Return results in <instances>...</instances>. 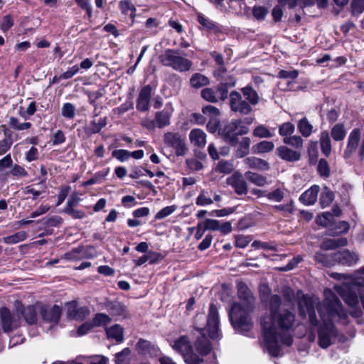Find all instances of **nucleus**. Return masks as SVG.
Masks as SVG:
<instances>
[{
    "label": "nucleus",
    "mask_w": 364,
    "mask_h": 364,
    "mask_svg": "<svg viewBox=\"0 0 364 364\" xmlns=\"http://www.w3.org/2000/svg\"><path fill=\"white\" fill-rule=\"evenodd\" d=\"M253 16L257 20H264L268 13V10L264 6H254L252 9Z\"/></svg>",
    "instance_id": "680f3d73"
},
{
    "label": "nucleus",
    "mask_w": 364,
    "mask_h": 364,
    "mask_svg": "<svg viewBox=\"0 0 364 364\" xmlns=\"http://www.w3.org/2000/svg\"><path fill=\"white\" fill-rule=\"evenodd\" d=\"M111 322V318L105 314H97L94 317L92 323L94 326H104Z\"/></svg>",
    "instance_id": "37998d69"
},
{
    "label": "nucleus",
    "mask_w": 364,
    "mask_h": 364,
    "mask_svg": "<svg viewBox=\"0 0 364 364\" xmlns=\"http://www.w3.org/2000/svg\"><path fill=\"white\" fill-rule=\"evenodd\" d=\"M319 186L314 185L306 191L299 198V200L306 205L314 204L317 200Z\"/></svg>",
    "instance_id": "412c9836"
},
{
    "label": "nucleus",
    "mask_w": 364,
    "mask_h": 364,
    "mask_svg": "<svg viewBox=\"0 0 364 364\" xmlns=\"http://www.w3.org/2000/svg\"><path fill=\"white\" fill-rule=\"evenodd\" d=\"M39 190H35L34 186H27L23 188V193L24 194H31L32 199L36 200L42 194L46 193L47 191V186L44 181H41L38 183Z\"/></svg>",
    "instance_id": "bb28decb"
},
{
    "label": "nucleus",
    "mask_w": 364,
    "mask_h": 364,
    "mask_svg": "<svg viewBox=\"0 0 364 364\" xmlns=\"http://www.w3.org/2000/svg\"><path fill=\"white\" fill-rule=\"evenodd\" d=\"M41 306H28L23 309H19L20 315L23 316L27 323L34 324L37 321V313L41 311Z\"/></svg>",
    "instance_id": "6ab92c4d"
},
{
    "label": "nucleus",
    "mask_w": 364,
    "mask_h": 364,
    "mask_svg": "<svg viewBox=\"0 0 364 364\" xmlns=\"http://www.w3.org/2000/svg\"><path fill=\"white\" fill-rule=\"evenodd\" d=\"M361 132L359 129H353L348 135L347 145L343 152L345 159H349L354 154L360 141Z\"/></svg>",
    "instance_id": "f8f14e48"
},
{
    "label": "nucleus",
    "mask_w": 364,
    "mask_h": 364,
    "mask_svg": "<svg viewBox=\"0 0 364 364\" xmlns=\"http://www.w3.org/2000/svg\"><path fill=\"white\" fill-rule=\"evenodd\" d=\"M279 156L287 161H296L300 159V153L289 148L282 146L277 149Z\"/></svg>",
    "instance_id": "5701e85b"
},
{
    "label": "nucleus",
    "mask_w": 364,
    "mask_h": 364,
    "mask_svg": "<svg viewBox=\"0 0 364 364\" xmlns=\"http://www.w3.org/2000/svg\"><path fill=\"white\" fill-rule=\"evenodd\" d=\"M105 94V90L103 87L98 89L96 91L87 92L89 101L91 104L94 105L97 100L104 96Z\"/></svg>",
    "instance_id": "bf43d9fd"
},
{
    "label": "nucleus",
    "mask_w": 364,
    "mask_h": 364,
    "mask_svg": "<svg viewBox=\"0 0 364 364\" xmlns=\"http://www.w3.org/2000/svg\"><path fill=\"white\" fill-rule=\"evenodd\" d=\"M202 97L206 101L216 102L218 101V94L212 88L206 87L201 91Z\"/></svg>",
    "instance_id": "a18cd8bd"
},
{
    "label": "nucleus",
    "mask_w": 364,
    "mask_h": 364,
    "mask_svg": "<svg viewBox=\"0 0 364 364\" xmlns=\"http://www.w3.org/2000/svg\"><path fill=\"white\" fill-rule=\"evenodd\" d=\"M198 21L202 25L204 28L212 30L215 28V24L208 18H205L202 14H198L197 15Z\"/></svg>",
    "instance_id": "338daca9"
},
{
    "label": "nucleus",
    "mask_w": 364,
    "mask_h": 364,
    "mask_svg": "<svg viewBox=\"0 0 364 364\" xmlns=\"http://www.w3.org/2000/svg\"><path fill=\"white\" fill-rule=\"evenodd\" d=\"M228 185L230 186L238 195H243L247 193V185L243 176L239 172H235L229 176L227 180Z\"/></svg>",
    "instance_id": "ddd939ff"
},
{
    "label": "nucleus",
    "mask_w": 364,
    "mask_h": 364,
    "mask_svg": "<svg viewBox=\"0 0 364 364\" xmlns=\"http://www.w3.org/2000/svg\"><path fill=\"white\" fill-rule=\"evenodd\" d=\"M183 358L187 364H201L203 362V359L193 353L192 350Z\"/></svg>",
    "instance_id": "e2e57ef3"
},
{
    "label": "nucleus",
    "mask_w": 364,
    "mask_h": 364,
    "mask_svg": "<svg viewBox=\"0 0 364 364\" xmlns=\"http://www.w3.org/2000/svg\"><path fill=\"white\" fill-rule=\"evenodd\" d=\"M196 330L198 331L199 333L201 334L200 337H198L195 343L196 350L201 355H206L211 350V345L207 338L202 333V328L196 327Z\"/></svg>",
    "instance_id": "aec40b11"
},
{
    "label": "nucleus",
    "mask_w": 364,
    "mask_h": 364,
    "mask_svg": "<svg viewBox=\"0 0 364 364\" xmlns=\"http://www.w3.org/2000/svg\"><path fill=\"white\" fill-rule=\"evenodd\" d=\"M41 314L44 320L55 323L60 319L61 309L57 305H54L50 309L42 306L41 308Z\"/></svg>",
    "instance_id": "a211bd4d"
},
{
    "label": "nucleus",
    "mask_w": 364,
    "mask_h": 364,
    "mask_svg": "<svg viewBox=\"0 0 364 364\" xmlns=\"http://www.w3.org/2000/svg\"><path fill=\"white\" fill-rule=\"evenodd\" d=\"M174 350L180 353L183 357L188 353H191L192 347L189 343L188 338L186 336H181L176 340L173 345Z\"/></svg>",
    "instance_id": "b1692460"
},
{
    "label": "nucleus",
    "mask_w": 364,
    "mask_h": 364,
    "mask_svg": "<svg viewBox=\"0 0 364 364\" xmlns=\"http://www.w3.org/2000/svg\"><path fill=\"white\" fill-rule=\"evenodd\" d=\"M252 247L255 249H263V250H277V245L272 242H262L259 240H255L252 243Z\"/></svg>",
    "instance_id": "864d4df0"
},
{
    "label": "nucleus",
    "mask_w": 364,
    "mask_h": 364,
    "mask_svg": "<svg viewBox=\"0 0 364 364\" xmlns=\"http://www.w3.org/2000/svg\"><path fill=\"white\" fill-rule=\"evenodd\" d=\"M213 203V200L207 196V192L202 191L198 196L196 198V203L200 206H205L210 205Z\"/></svg>",
    "instance_id": "3c124183"
},
{
    "label": "nucleus",
    "mask_w": 364,
    "mask_h": 364,
    "mask_svg": "<svg viewBox=\"0 0 364 364\" xmlns=\"http://www.w3.org/2000/svg\"><path fill=\"white\" fill-rule=\"evenodd\" d=\"M164 144L174 149L177 156H184L188 152L185 136L178 132H167L164 134Z\"/></svg>",
    "instance_id": "0eeeda50"
},
{
    "label": "nucleus",
    "mask_w": 364,
    "mask_h": 364,
    "mask_svg": "<svg viewBox=\"0 0 364 364\" xmlns=\"http://www.w3.org/2000/svg\"><path fill=\"white\" fill-rule=\"evenodd\" d=\"M109 338L115 340L117 343H122L124 340V328L119 324H115L105 329Z\"/></svg>",
    "instance_id": "a878e982"
},
{
    "label": "nucleus",
    "mask_w": 364,
    "mask_h": 364,
    "mask_svg": "<svg viewBox=\"0 0 364 364\" xmlns=\"http://www.w3.org/2000/svg\"><path fill=\"white\" fill-rule=\"evenodd\" d=\"M202 112L209 117L207 124V129L211 133H215L219 127L220 120L218 119L219 110L214 106L207 105L203 107Z\"/></svg>",
    "instance_id": "4468645a"
},
{
    "label": "nucleus",
    "mask_w": 364,
    "mask_h": 364,
    "mask_svg": "<svg viewBox=\"0 0 364 364\" xmlns=\"http://www.w3.org/2000/svg\"><path fill=\"white\" fill-rule=\"evenodd\" d=\"M235 168V166L232 161L221 160L214 168V171L216 173L229 174Z\"/></svg>",
    "instance_id": "7c9ffc66"
},
{
    "label": "nucleus",
    "mask_w": 364,
    "mask_h": 364,
    "mask_svg": "<svg viewBox=\"0 0 364 364\" xmlns=\"http://www.w3.org/2000/svg\"><path fill=\"white\" fill-rule=\"evenodd\" d=\"M173 112V107L171 103L166 104L164 109L155 114V121L159 128L169 125L170 118Z\"/></svg>",
    "instance_id": "dca6fc26"
},
{
    "label": "nucleus",
    "mask_w": 364,
    "mask_h": 364,
    "mask_svg": "<svg viewBox=\"0 0 364 364\" xmlns=\"http://www.w3.org/2000/svg\"><path fill=\"white\" fill-rule=\"evenodd\" d=\"M316 262L321 263L324 266H331L334 264V255H327L322 253H316L315 255Z\"/></svg>",
    "instance_id": "79ce46f5"
},
{
    "label": "nucleus",
    "mask_w": 364,
    "mask_h": 364,
    "mask_svg": "<svg viewBox=\"0 0 364 364\" xmlns=\"http://www.w3.org/2000/svg\"><path fill=\"white\" fill-rule=\"evenodd\" d=\"M280 304L281 299L279 296L273 295L270 299V314L264 316L261 323L264 337V347L274 357H277L279 355V346L275 340L274 333L272 328L274 324L276 311Z\"/></svg>",
    "instance_id": "7ed1b4c3"
},
{
    "label": "nucleus",
    "mask_w": 364,
    "mask_h": 364,
    "mask_svg": "<svg viewBox=\"0 0 364 364\" xmlns=\"http://www.w3.org/2000/svg\"><path fill=\"white\" fill-rule=\"evenodd\" d=\"M298 129L301 134L304 137L311 135L313 131V126L306 118L301 119L298 123Z\"/></svg>",
    "instance_id": "e433bc0d"
},
{
    "label": "nucleus",
    "mask_w": 364,
    "mask_h": 364,
    "mask_svg": "<svg viewBox=\"0 0 364 364\" xmlns=\"http://www.w3.org/2000/svg\"><path fill=\"white\" fill-rule=\"evenodd\" d=\"M295 127L291 122L283 123L279 129V133L281 136L288 137L294 133Z\"/></svg>",
    "instance_id": "de8ad7c7"
},
{
    "label": "nucleus",
    "mask_w": 364,
    "mask_h": 364,
    "mask_svg": "<svg viewBox=\"0 0 364 364\" xmlns=\"http://www.w3.org/2000/svg\"><path fill=\"white\" fill-rule=\"evenodd\" d=\"M250 235H237L235 237V246L239 248H245L251 242Z\"/></svg>",
    "instance_id": "052dcab7"
},
{
    "label": "nucleus",
    "mask_w": 364,
    "mask_h": 364,
    "mask_svg": "<svg viewBox=\"0 0 364 364\" xmlns=\"http://www.w3.org/2000/svg\"><path fill=\"white\" fill-rule=\"evenodd\" d=\"M160 60L163 65L179 72L188 71L192 66L191 61L181 56L179 50L166 49L160 55Z\"/></svg>",
    "instance_id": "39448f33"
},
{
    "label": "nucleus",
    "mask_w": 364,
    "mask_h": 364,
    "mask_svg": "<svg viewBox=\"0 0 364 364\" xmlns=\"http://www.w3.org/2000/svg\"><path fill=\"white\" fill-rule=\"evenodd\" d=\"M325 296L323 309H318L323 321V325L318 329V343L323 348L331 346L332 340L336 336V330L331 320L336 317L343 319L347 316L341 303L331 290H326Z\"/></svg>",
    "instance_id": "f257e3e1"
},
{
    "label": "nucleus",
    "mask_w": 364,
    "mask_h": 364,
    "mask_svg": "<svg viewBox=\"0 0 364 364\" xmlns=\"http://www.w3.org/2000/svg\"><path fill=\"white\" fill-rule=\"evenodd\" d=\"M136 348L140 353L148 354L150 355H156L158 351L157 348L151 345V343L144 339H139L136 343Z\"/></svg>",
    "instance_id": "393cba45"
},
{
    "label": "nucleus",
    "mask_w": 364,
    "mask_h": 364,
    "mask_svg": "<svg viewBox=\"0 0 364 364\" xmlns=\"http://www.w3.org/2000/svg\"><path fill=\"white\" fill-rule=\"evenodd\" d=\"M250 139L249 137H243L239 142V146L236 151V156L239 158H242L247 155L250 146Z\"/></svg>",
    "instance_id": "c9c22d12"
},
{
    "label": "nucleus",
    "mask_w": 364,
    "mask_h": 364,
    "mask_svg": "<svg viewBox=\"0 0 364 364\" xmlns=\"http://www.w3.org/2000/svg\"><path fill=\"white\" fill-rule=\"evenodd\" d=\"M9 124L11 128L18 131L28 129L32 126L30 122L21 123L17 118L14 117H10Z\"/></svg>",
    "instance_id": "a19ab883"
},
{
    "label": "nucleus",
    "mask_w": 364,
    "mask_h": 364,
    "mask_svg": "<svg viewBox=\"0 0 364 364\" xmlns=\"http://www.w3.org/2000/svg\"><path fill=\"white\" fill-rule=\"evenodd\" d=\"M318 171L321 176L328 177L330 173L328 164L325 159H320L318 164Z\"/></svg>",
    "instance_id": "0e129e2a"
},
{
    "label": "nucleus",
    "mask_w": 364,
    "mask_h": 364,
    "mask_svg": "<svg viewBox=\"0 0 364 364\" xmlns=\"http://www.w3.org/2000/svg\"><path fill=\"white\" fill-rule=\"evenodd\" d=\"M207 328L211 338L220 337L219 331V316L216 306L211 304L207 318Z\"/></svg>",
    "instance_id": "9d476101"
},
{
    "label": "nucleus",
    "mask_w": 364,
    "mask_h": 364,
    "mask_svg": "<svg viewBox=\"0 0 364 364\" xmlns=\"http://www.w3.org/2000/svg\"><path fill=\"white\" fill-rule=\"evenodd\" d=\"M208 83V78L200 73L193 74L190 79V84L191 87L195 88L201 87L203 86L207 85Z\"/></svg>",
    "instance_id": "f704fd0d"
},
{
    "label": "nucleus",
    "mask_w": 364,
    "mask_h": 364,
    "mask_svg": "<svg viewBox=\"0 0 364 364\" xmlns=\"http://www.w3.org/2000/svg\"><path fill=\"white\" fill-rule=\"evenodd\" d=\"M284 143L295 148H301L303 145V139L299 136H292L284 138Z\"/></svg>",
    "instance_id": "5fc2aeb1"
},
{
    "label": "nucleus",
    "mask_w": 364,
    "mask_h": 364,
    "mask_svg": "<svg viewBox=\"0 0 364 364\" xmlns=\"http://www.w3.org/2000/svg\"><path fill=\"white\" fill-rule=\"evenodd\" d=\"M274 144L272 141H262L253 146L254 151L258 154L267 153L273 150Z\"/></svg>",
    "instance_id": "58836bf2"
},
{
    "label": "nucleus",
    "mask_w": 364,
    "mask_h": 364,
    "mask_svg": "<svg viewBox=\"0 0 364 364\" xmlns=\"http://www.w3.org/2000/svg\"><path fill=\"white\" fill-rule=\"evenodd\" d=\"M176 210V205L166 206L160 210L155 215L156 220H162L171 215Z\"/></svg>",
    "instance_id": "603ef678"
},
{
    "label": "nucleus",
    "mask_w": 364,
    "mask_h": 364,
    "mask_svg": "<svg viewBox=\"0 0 364 364\" xmlns=\"http://www.w3.org/2000/svg\"><path fill=\"white\" fill-rule=\"evenodd\" d=\"M28 237L26 231H19L11 235L2 238V241L8 245L16 244L18 242L25 240Z\"/></svg>",
    "instance_id": "473e14b6"
},
{
    "label": "nucleus",
    "mask_w": 364,
    "mask_h": 364,
    "mask_svg": "<svg viewBox=\"0 0 364 364\" xmlns=\"http://www.w3.org/2000/svg\"><path fill=\"white\" fill-rule=\"evenodd\" d=\"M245 177L249 181L258 186H264L267 184L266 178L257 173L247 171L245 173Z\"/></svg>",
    "instance_id": "4c0bfd02"
},
{
    "label": "nucleus",
    "mask_w": 364,
    "mask_h": 364,
    "mask_svg": "<svg viewBox=\"0 0 364 364\" xmlns=\"http://www.w3.org/2000/svg\"><path fill=\"white\" fill-rule=\"evenodd\" d=\"M331 134L333 140L341 141L343 140L346 134L345 127L341 124H337L331 129Z\"/></svg>",
    "instance_id": "ea45409f"
},
{
    "label": "nucleus",
    "mask_w": 364,
    "mask_h": 364,
    "mask_svg": "<svg viewBox=\"0 0 364 364\" xmlns=\"http://www.w3.org/2000/svg\"><path fill=\"white\" fill-rule=\"evenodd\" d=\"M320 144L322 152L324 155L328 156L331 152V145L328 132L324 131L321 133Z\"/></svg>",
    "instance_id": "2f4dec72"
},
{
    "label": "nucleus",
    "mask_w": 364,
    "mask_h": 364,
    "mask_svg": "<svg viewBox=\"0 0 364 364\" xmlns=\"http://www.w3.org/2000/svg\"><path fill=\"white\" fill-rule=\"evenodd\" d=\"M112 156L120 161H125L130 157V151L125 149H117L112 152Z\"/></svg>",
    "instance_id": "69168bd1"
},
{
    "label": "nucleus",
    "mask_w": 364,
    "mask_h": 364,
    "mask_svg": "<svg viewBox=\"0 0 364 364\" xmlns=\"http://www.w3.org/2000/svg\"><path fill=\"white\" fill-rule=\"evenodd\" d=\"M298 72L296 70H282L278 73V77L282 79L294 80L298 77Z\"/></svg>",
    "instance_id": "13d9d810"
},
{
    "label": "nucleus",
    "mask_w": 364,
    "mask_h": 364,
    "mask_svg": "<svg viewBox=\"0 0 364 364\" xmlns=\"http://www.w3.org/2000/svg\"><path fill=\"white\" fill-rule=\"evenodd\" d=\"M333 215L331 213L326 212L318 215L316 218V222L318 224L322 226H328L333 221Z\"/></svg>",
    "instance_id": "4d7b16f0"
},
{
    "label": "nucleus",
    "mask_w": 364,
    "mask_h": 364,
    "mask_svg": "<svg viewBox=\"0 0 364 364\" xmlns=\"http://www.w3.org/2000/svg\"><path fill=\"white\" fill-rule=\"evenodd\" d=\"M333 193L328 188H326L321 195L320 200L321 205L323 207L328 206L333 200Z\"/></svg>",
    "instance_id": "c03bdc74"
},
{
    "label": "nucleus",
    "mask_w": 364,
    "mask_h": 364,
    "mask_svg": "<svg viewBox=\"0 0 364 364\" xmlns=\"http://www.w3.org/2000/svg\"><path fill=\"white\" fill-rule=\"evenodd\" d=\"M241 90L244 97L250 104L252 105L258 104L259 101V97L257 92L252 87L246 86L242 88Z\"/></svg>",
    "instance_id": "c756f323"
},
{
    "label": "nucleus",
    "mask_w": 364,
    "mask_h": 364,
    "mask_svg": "<svg viewBox=\"0 0 364 364\" xmlns=\"http://www.w3.org/2000/svg\"><path fill=\"white\" fill-rule=\"evenodd\" d=\"M267 197L269 200L280 202L284 198V193L281 189H276L272 192L267 193Z\"/></svg>",
    "instance_id": "774afa93"
},
{
    "label": "nucleus",
    "mask_w": 364,
    "mask_h": 364,
    "mask_svg": "<svg viewBox=\"0 0 364 364\" xmlns=\"http://www.w3.org/2000/svg\"><path fill=\"white\" fill-rule=\"evenodd\" d=\"M244 162L250 168H255L262 171L269 169L268 163L266 161L257 157H247L244 160Z\"/></svg>",
    "instance_id": "cd10ccee"
},
{
    "label": "nucleus",
    "mask_w": 364,
    "mask_h": 364,
    "mask_svg": "<svg viewBox=\"0 0 364 364\" xmlns=\"http://www.w3.org/2000/svg\"><path fill=\"white\" fill-rule=\"evenodd\" d=\"M249 132V128L242 124L240 119L232 120L219 130V134L225 141L232 146L238 144V136Z\"/></svg>",
    "instance_id": "423d86ee"
},
{
    "label": "nucleus",
    "mask_w": 364,
    "mask_h": 364,
    "mask_svg": "<svg viewBox=\"0 0 364 364\" xmlns=\"http://www.w3.org/2000/svg\"><path fill=\"white\" fill-rule=\"evenodd\" d=\"M106 118H100L97 120H93L90 124V130L92 133L99 132L104 127H105Z\"/></svg>",
    "instance_id": "8fccbe9b"
},
{
    "label": "nucleus",
    "mask_w": 364,
    "mask_h": 364,
    "mask_svg": "<svg viewBox=\"0 0 364 364\" xmlns=\"http://www.w3.org/2000/svg\"><path fill=\"white\" fill-rule=\"evenodd\" d=\"M1 328L5 333H9L16 329L20 326V311L16 306V311L11 313L6 308L0 309Z\"/></svg>",
    "instance_id": "6e6552de"
},
{
    "label": "nucleus",
    "mask_w": 364,
    "mask_h": 364,
    "mask_svg": "<svg viewBox=\"0 0 364 364\" xmlns=\"http://www.w3.org/2000/svg\"><path fill=\"white\" fill-rule=\"evenodd\" d=\"M206 136V134L200 129H193L189 134L191 143L199 148H203L205 146Z\"/></svg>",
    "instance_id": "4be33fe9"
},
{
    "label": "nucleus",
    "mask_w": 364,
    "mask_h": 364,
    "mask_svg": "<svg viewBox=\"0 0 364 364\" xmlns=\"http://www.w3.org/2000/svg\"><path fill=\"white\" fill-rule=\"evenodd\" d=\"M119 9L124 15H129L132 21L136 16V8L131 0H122L119 3Z\"/></svg>",
    "instance_id": "c85d7f7f"
},
{
    "label": "nucleus",
    "mask_w": 364,
    "mask_h": 364,
    "mask_svg": "<svg viewBox=\"0 0 364 364\" xmlns=\"http://www.w3.org/2000/svg\"><path fill=\"white\" fill-rule=\"evenodd\" d=\"M358 260V255L347 250L334 254V263L338 262L343 264L351 266L355 264Z\"/></svg>",
    "instance_id": "f3484780"
},
{
    "label": "nucleus",
    "mask_w": 364,
    "mask_h": 364,
    "mask_svg": "<svg viewBox=\"0 0 364 364\" xmlns=\"http://www.w3.org/2000/svg\"><path fill=\"white\" fill-rule=\"evenodd\" d=\"M151 91L152 89L150 85H146L141 88L136 102V108L138 110L145 112L149 109Z\"/></svg>",
    "instance_id": "2eb2a0df"
},
{
    "label": "nucleus",
    "mask_w": 364,
    "mask_h": 364,
    "mask_svg": "<svg viewBox=\"0 0 364 364\" xmlns=\"http://www.w3.org/2000/svg\"><path fill=\"white\" fill-rule=\"evenodd\" d=\"M238 294L242 301L240 303L235 302L232 304L229 311V317L232 326L236 331L247 332L252 326L249 314L253 310L255 299L244 284L238 285Z\"/></svg>",
    "instance_id": "f03ea898"
},
{
    "label": "nucleus",
    "mask_w": 364,
    "mask_h": 364,
    "mask_svg": "<svg viewBox=\"0 0 364 364\" xmlns=\"http://www.w3.org/2000/svg\"><path fill=\"white\" fill-rule=\"evenodd\" d=\"M318 299L306 296H304L299 303L301 315L302 316H308L310 323L314 326L317 325L315 309H318Z\"/></svg>",
    "instance_id": "1a4fd4ad"
},
{
    "label": "nucleus",
    "mask_w": 364,
    "mask_h": 364,
    "mask_svg": "<svg viewBox=\"0 0 364 364\" xmlns=\"http://www.w3.org/2000/svg\"><path fill=\"white\" fill-rule=\"evenodd\" d=\"M62 115L68 119H73L75 117V108L71 103H65L61 109Z\"/></svg>",
    "instance_id": "09e8293b"
},
{
    "label": "nucleus",
    "mask_w": 364,
    "mask_h": 364,
    "mask_svg": "<svg viewBox=\"0 0 364 364\" xmlns=\"http://www.w3.org/2000/svg\"><path fill=\"white\" fill-rule=\"evenodd\" d=\"M294 321V314L290 311H285L278 315L275 314L274 324L272 329L279 346V355L277 356L281 355L280 343L287 346H290L292 343V336L289 330L293 326Z\"/></svg>",
    "instance_id": "20e7f679"
},
{
    "label": "nucleus",
    "mask_w": 364,
    "mask_h": 364,
    "mask_svg": "<svg viewBox=\"0 0 364 364\" xmlns=\"http://www.w3.org/2000/svg\"><path fill=\"white\" fill-rule=\"evenodd\" d=\"M352 14L359 16L364 11V0H352Z\"/></svg>",
    "instance_id": "6e6d98bb"
},
{
    "label": "nucleus",
    "mask_w": 364,
    "mask_h": 364,
    "mask_svg": "<svg viewBox=\"0 0 364 364\" xmlns=\"http://www.w3.org/2000/svg\"><path fill=\"white\" fill-rule=\"evenodd\" d=\"M346 245L347 240L344 237H341L338 239L326 240L322 243L321 247L324 250H331L338 247L345 246Z\"/></svg>",
    "instance_id": "72a5a7b5"
},
{
    "label": "nucleus",
    "mask_w": 364,
    "mask_h": 364,
    "mask_svg": "<svg viewBox=\"0 0 364 364\" xmlns=\"http://www.w3.org/2000/svg\"><path fill=\"white\" fill-rule=\"evenodd\" d=\"M253 135L259 138H270L273 134L265 126L259 125L254 129Z\"/></svg>",
    "instance_id": "49530a36"
},
{
    "label": "nucleus",
    "mask_w": 364,
    "mask_h": 364,
    "mask_svg": "<svg viewBox=\"0 0 364 364\" xmlns=\"http://www.w3.org/2000/svg\"><path fill=\"white\" fill-rule=\"evenodd\" d=\"M230 107L232 110L238 112L243 114H247L252 112L250 104L245 100H243L241 95L233 91L230 95Z\"/></svg>",
    "instance_id": "9b49d317"
}]
</instances>
